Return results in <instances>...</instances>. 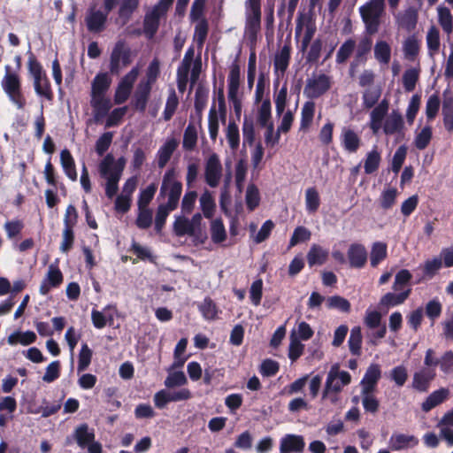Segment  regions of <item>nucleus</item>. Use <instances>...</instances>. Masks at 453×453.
I'll use <instances>...</instances> for the list:
<instances>
[{"instance_id":"nucleus-6","label":"nucleus","mask_w":453,"mask_h":453,"mask_svg":"<svg viewBox=\"0 0 453 453\" xmlns=\"http://www.w3.org/2000/svg\"><path fill=\"white\" fill-rule=\"evenodd\" d=\"M132 63V51L127 46L124 40H119L110 55L109 70L111 74L118 75L121 67H126Z\"/></svg>"},{"instance_id":"nucleus-46","label":"nucleus","mask_w":453,"mask_h":453,"mask_svg":"<svg viewBox=\"0 0 453 453\" xmlns=\"http://www.w3.org/2000/svg\"><path fill=\"white\" fill-rule=\"evenodd\" d=\"M362 331L360 326H354L349 334L348 341L349 351L353 356L359 357L362 348Z\"/></svg>"},{"instance_id":"nucleus-37","label":"nucleus","mask_w":453,"mask_h":453,"mask_svg":"<svg viewBox=\"0 0 453 453\" xmlns=\"http://www.w3.org/2000/svg\"><path fill=\"white\" fill-rule=\"evenodd\" d=\"M381 162V156L377 147H374L371 151L366 154L364 161V169L366 174L374 173L380 167Z\"/></svg>"},{"instance_id":"nucleus-34","label":"nucleus","mask_w":453,"mask_h":453,"mask_svg":"<svg viewBox=\"0 0 453 453\" xmlns=\"http://www.w3.org/2000/svg\"><path fill=\"white\" fill-rule=\"evenodd\" d=\"M328 251L318 244H313L307 253V261L311 267L318 265H321L326 262Z\"/></svg>"},{"instance_id":"nucleus-29","label":"nucleus","mask_w":453,"mask_h":453,"mask_svg":"<svg viewBox=\"0 0 453 453\" xmlns=\"http://www.w3.org/2000/svg\"><path fill=\"white\" fill-rule=\"evenodd\" d=\"M140 0H122L118 10L119 19L125 26L131 19L134 12L138 9Z\"/></svg>"},{"instance_id":"nucleus-64","label":"nucleus","mask_w":453,"mask_h":453,"mask_svg":"<svg viewBox=\"0 0 453 453\" xmlns=\"http://www.w3.org/2000/svg\"><path fill=\"white\" fill-rule=\"evenodd\" d=\"M432 134V127L430 126L423 127L415 138L414 143L416 148L420 150H425L430 143Z\"/></svg>"},{"instance_id":"nucleus-50","label":"nucleus","mask_w":453,"mask_h":453,"mask_svg":"<svg viewBox=\"0 0 453 453\" xmlns=\"http://www.w3.org/2000/svg\"><path fill=\"white\" fill-rule=\"evenodd\" d=\"M320 205V198L315 187H311L305 191V206L309 213H315Z\"/></svg>"},{"instance_id":"nucleus-10","label":"nucleus","mask_w":453,"mask_h":453,"mask_svg":"<svg viewBox=\"0 0 453 453\" xmlns=\"http://www.w3.org/2000/svg\"><path fill=\"white\" fill-rule=\"evenodd\" d=\"M303 27H305V31L301 42L302 51H305L311 44L316 33V25L311 14L299 12L295 29L296 37L300 36Z\"/></svg>"},{"instance_id":"nucleus-2","label":"nucleus","mask_w":453,"mask_h":453,"mask_svg":"<svg viewBox=\"0 0 453 453\" xmlns=\"http://www.w3.org/2000/svg\"><path fill=\"white\" fill-rule=\"evenodd\" d=\"M384 11L385 0H369L359 7V13L365 24V33L375 35L379 32Z\"/></svg>"},{"instance_id":"nucleus-38","label":"nucleus","mask_w":453,"mask_h":453,"mask_svg":"<svg viewBox=\"0 0 453 453\" xmlns=\"http://www.w3.org/2000/svg\"><path fill=\"white\" fill-rule=\"evenodd\" d=\"M374 58L383 65H388L391 59V47L383 40L377 41L374 45Z\"/></svg>"},{"instance_id":"nucleus-17","label":"nucleus","mask_w":453,"mask_h":453,"mask_svg":"<svg viewBox=\"0 0 453 453\" xmlns=\"http://www.w3.org/2000/svg\"><path fill=\"white\" fill-rule=\"evenodd\" d=\"M152 88L141 82L138 83L131 100V105L141 113L146 111Z\"/></svg>"},{"instance_id":"nucleus-3","label":"nucleus","mask_w":453,"mask_h":453,"mask_svg":"<svg viewBox=\"0 0 453 453\" xmlns=\"http://www.w3.org/2000/svg\"><path fill=\"white\" fill-rule=\"evenodd\" d=\"M350 382L351 375L349 372L341 371L340 365L337 363L334 364L327 373L325 388L322 392V399L330 397L331 403H336V394L340 393L342 388Z\"/></svg>"},{"instance_id":"nucleus-59","label":"nucleus","mask_w":453,"mask_h":453,"mask_svg":"<svg viewBox=\"0 0 453 453\" xmlns=\"http://www.w3.org/2000/svg\"><path fill=\"white\" fill-rule=\"evenodd\" d=\"M246 205L249 211H254L260 203V196L259 191L257 186L253 183L249 184L247 190H246Z\"/></svg>"},{"instance_id":"nucleus-7","label":"nucleus","mask_w":453,"mask_h":453,"mask_svg":"<svg viewBox=\"0 0 453 453\" xmlns=\"http://www.w3.org/2000/svg\"><path fill=\"white\" fill-rule=\"evenodd\" d=\"M73 437L78 446L87 449L88 453H103L102 444L96 441L95 431L87 423L79 425L75 428Z\"/></svg>"},{"instance_id":"nucleus-13","label":"nucleus","mask_w":453,"mask_h":453,"mask_svg":"<svg viewBox=\"0 0 453 453\" xmlns=\"http://www.w3.org/2000/svg\"><path fill=\"white\" fill-rule=\"evenodd\" d=\"M381 377L380 366L378 364H372L366 369V372L360 381L361 395L373 393L377 384Z\"/></svg>"},{"instance_id":"nucleus-4","label":"nucleus","mask_w":453,"mask_h":453,"mask_svg":"<svg viewBox=\"0 0 453 453\" xmlns=\"http://www.w3.org/2000/svg\"><path fill=\"white\" fill-rule=\"evenodd\" d=\"M261 29V0H246L244 35L251 44L257 41Z\"/></svg>"},{"instance_id":"nucleus-54","label":"nucleus","mask_w":453,"mask_h":453,"mask_svg":"<svg viewBox=\"0 0 453 453\" xmlns=\"http://www.w3.org/2000/svg\"><path fill=\"white\" fill-rule=\"evenodd\" d=\"M314 112H315L314 102H312V101L306 102L302 108L300 129H306L311 126V124L313 120Z\"/></svg>"},{"instance_id":"nucleus-52","label":"nucleus","mask_w":453,"mask_h":453,"mask_svg":"<svg viewBox=\"0 0 453 453\" xmlns=\"http://www.w3.org/2000/svg\"><path fill=\"white\" fill-rule=\"evenodd\" d=\"M157 189L156 183H150L144 189H142L137 201L138 208H149L148 205L152 201Z\"/></svg>"},{"instance_id":"nucleus-16","label":"nucleus","mask_w":453,"mask_h":453,"mask_svg":"<svg viewBox=\"0 0 453 453\" xmlns=\"http://www.w3.org/2000/svg\"><path fill=\"white\" fill-rule=\"evenodd\" d=\"M435 376L434 368L422 367L419 371L414 372L411 387L416 391L427 392Z\"/></svg>"},{"instance_id":"nucleus-62","label":"nucleus","mask_w":453,"mask_h":453,"mask_svg":"<svg viewBox=\"0 0 453 453\" xmlns=\"http://www.w3.org/2000/svg\"><path fill=\"white\" fill-rule=\"evenodd\" d=\"M226 137L232 150H236L240 144L239 127L234 121H229L226 127Z\"/></svg>"},{"instance_id":"nucleus-32","label":"nucleus","mask_w":453,"mask_h":453,"mask_svg":"<svg viewBox=\"0 0 453 453\" xmlns=\"http://www.w3.org/2000/svg\"><path fill=\"white\" fill-rule=\"evenodd\" d=\"M60 163L65 175L73 181H75L77 180L76 166L74 159L69 150L64 149L61 150Z\"/></svg>"},{"instance_id":"nucleus-18","label":"nucleus","mask_w":453,"mask_h":453,"mask_svg":"<svg viewBox=\"0 0 453 453\" xmlns=\"http://www.w3.org/2000/svg\"><path fill=\"white\" fill-rule=\"evenodd\" d=\"M372 35H367L366 33L363 37L360 38L357 44L356 43V51L354 61L352 65H357L359 64H365L368 60V55L372 49Z\"/></svg>"},{"instance_id":"nucleus-40","label":"nucleus","mask_w":453,"mask_h":453,"mask_svg":"<svg viewBox=\"0 0 453 453\" xmlns=\"http://www.w3.org/2000/svg\"><path fill=\"white\" fill-rule=\"evenodd\" d=\"M388 256V246L385 242H376L372 244L370 253V262L372 267L378 266Z\"/></svg>"},{"instance_id":"nucleus-15","label":"nucleus","mask_w":453,"mask_h":453,"mask_svg":"<svg viewBox=\"0 0 453 453\" xmlns=\"http://www.w3.org/2000/svg\"><path fill=\"white\" fill-rule=\"evenodd\" d=\"M64 280V276L58 266L50 265L44 279L42 280L39 292L42 296H46L51 288H58Z\"/></svg>"},{"instance_id":"nucleus-57","label":"nucleus","mask_w":453,"mask_h":453,"mask_svg":"<svg viewBox=\"0 0 453 453\" xmlns=\"http://www.w3.org/2000/svg\"><path fill=\"white\" fill-rule=\"evenodd\" d=\"M243 142L252 146L255 142V126L251 117L244 116L242 123Z\"/></svg>"},{"instance_id":"nucleus-1","label":"nucleus","mask_w":453,"mask_h":453,"mask_svg":"<svg viewBox=\"0 0 453 453\" xmlns=\"http://www.w3.org/2000/svg\"><path fill=\"white\" fill-rule=\"evenodd\" d=\"M177 175L174 167L165 171L158 195V199L167 198L165 204L172 210L177 209L182 193V183L177 180Z\"/></svg>"},{"instance_id":"nucleus-5","label":"nucleus","mask_w":453,"mask_h":453,"mask_svg":"<svg viewBox=\"0 0 453 453\" xmlns=\"http://www.w3.org/2000/svg\"><path fill=\"white\" fill-rule=\"evenodd\" d=\"M2 88L9 100L19 109L22 110L27 104L26 97L21 88V79L17 73L11 72V66H5V74L1 81Z\"/></svg>"},{"instance_id":"nucleus-9","label":"nucleus","mask_w":453,"mask_h":453,"mask_svg":"<svg viewBox=\"0 0 453 453\" xmlns=\"http://www.w3.org/2000/svg\"><path fill=\"white\" fill-rule=\"evenodd\" d=\"M110 12L96 8V4H92L87 10L85 16V24L88 32L93 34L102 33L105 27Z\"/></svg>"},{"instance_id":"nucleus-11","label":"nucleus","mask_w":453,"mask_h":453,"mask_svg":"<svg viewBox=\"0 0 453 453\" xmlns=\"http://www.w3.org/2000/svg\"><path fill=\"white\" fill-rule=\"evenodd\" d=\"M331 88L330 77L321 73L308 79L303 93L310 99H316L326 93Z\"/></svg>"},{"instance_id":"nucleus-42","label":"nucleus","mask_w":453,"mask_h":453,"mask_svg":"<svg viewBox=\"0 0 453 453\" xmlns=\"http://www.w3.org/2000/svg\"><path fill=\"white\" fill-rule=\"evenodd\" d=\"M198 309L206 320H215L219 311L217 304L210 296L203 299V303L198 305Z\"/></svg>"},{"instance_id":"nucleus-30","label":"nucleus","mask_w":453,"mask_h":453,"mask_svg":"<svg viewBox=\"0 0 453 453\" xmlns=\"http://www.w3.org/2000/svg\"><path fill=\"white\" fill-rule=\"evenodd\" d=\"M420 50V42L415 35L408 36L403 43V51L404 58L410 62H414Z\"/></svg>"},{"instance_id":"nucleus-19","label":"nucleus","mask_w":453,"mask_h":453,"mask_svg":"<svg viewBox=\"0 0 453 453\" xmlns=\"http://www.w3.org/2000/svg\"><path fill=\"white\" fill-rule=\"evenodd\" d=\"M411 288H407L406 290L402 292H388L385 294L380 300V306L384 308H390L403 304L411 296Z\"/></svg>"},{"instance_id":"nucleus-55","label":"nucleus","mask_w":453,"mask_h":453,"mask_svg":"<svg viewBox=\"0 0 453 453\" xmlns=\"http://www.w3.org/2000/svg\"><path fill=\"white\" fill-rule=\"evenodd\" d=\"M272 119V105L269 98L265 99L257 111V123L260 127L267 126L271 123Z\"/></svg>"},{"instance_id":"nucleus-26","label":"nucleus","mask_w":453,"mask_h":453,"mask_svg":"<svg viewBox=\"0 0 453 453\" xmlns=\"http://www.w3.org/2000/svg\"><path fill=\"white\" fill-rule=\"evenodd\" d=\"M449 391L448 388H441L438 390L432 392L426 399L422 403L421 409L425 412L430 411L434 407L442 403L449 396Z\"/></svg>"},{"instance_id":"nucleus-24","label":"nucleus","mask_w":453,"mask_h":453,"mask_svg":"<svg viewBox=\"0 0 453 453\" xmlns=\"http://www.w3.org/2000/svg\"><path fill=\"white\" fill-rule=\"evenodd\" d=\"M111 80L106 73H97L91 84V97L104 96L109 89Z\"/></svg>"},{"instance_id":"nucleus-22","label":"nucleus","mask_w":453,"mask_h":453,"mask_svg":"<svg viewBox=\"0 0 453 453\" xmlns=\"http://www.w3.org/2000/svg\"><path fill=\"white\" fill-rule=\"evenodd\" d=\"M114 157L112 154H107L99 165L100 173L106 178L108 181L119 183L122 173L112 168Z\"/></svg>"},{"instance_id":"nucleus-14","label":"nucleus","mask_w":453,"mask_h":453,"mask_svg":"<svg viewBox=\"0 0 453 453\" xmlns=\"http://www.w3.org/2000/svg\"><path fill=\"white\" fill-rule=\"evenodd\" d=\"M347 257L349 267L362 269L367 263V250L362 243H351L347 251Z\"/></svg>"},{"instance_id":"nucleus-43","label":"nucleus","mask_w":453,"mask_h":453,"mask_svg":"<svg viewBox=\"0 0 453 453\" xmlns=\"http://www.w3.org/2000/svg\"><path fill=\"white\" fill-rule=\"evenodd\" d=\"M403 128V119L401 114L393 112L385 121L383 131L386 134L391 135L399 133Z\"/></svg>"},{"instance_id":"nucleus-39","label":"nucleus","mask_w":453,"mask_h":453,"mask_svg":"<svg viewBox=\"0 0 453 453\" xmlns=\"http://www.w3.org/2000/svg\"><path fill=\"white\" fill-rule=\"evenodd\" d=\"M412 279V274L407 269L399 270L395 276V280L392 286V289L395 292H402L407 289V288H411V280Z\"/></svg>"},{"instance_id":"nucleus-49","label":"nucleus","mask_w":453,"mask_h":453,"mask_svg":"<svg viewBox=\"0 0 453 453\" xmlns=\"http://www.w3.org/2000/svg\"><path fill=\"white\" fill-rule=\"evenodd\" d=\"M356 48V41L352 38L347 39L339 48L336 53L335 61L337 64H344L353 54Z\"/></svg>"},{"instance_id":"nucleus-45","label":"nucleus","mask_w":453,"mask_h":453,"mask_svg":"<svg viewBox=\"0 0 453 453\" xmlns=\"http://www.w3.org/2000/svg\"><path fill=\"white\" fill-rule=\"evenodd\" d=\"M382 89L380 86L367 88L363 92V106L371 109L376 105L381 96Z\"/></svg>"},{"instance_id":"nucleus-8","label":"nucleus","mask_w":453,"mask_h":453,"mask_svg":"<svg viewBox=\"0 0 453 453\" xmlns=\"http://www.w3.org/2000/svg\"><path fill=\"white\" fill-rule=\"evenodd\" d=\"M240 66L237 63H234L230 67L228 74V100L232 104L235 117L240 120L242 115V104L241 98L238 96L240 87Z\"/></svg>"},{"instance_id":"nucleus-60","label":"nucleus","mask_w":453,"mask_h":453,"mask_svg":"<svg viewBox=\"0 0 453 453\" xmlns=\"http://www.w3.org/2000/svg\"><path fill=\"white\" fill-rule=\"evenodd\" d=\"M153 213L150 208H138L135 225L140 229H148L152 225Z\"/></svg>"},{"instance_id":"nucleus-61","label":"nucleus","mask_w":453,"mask_h":453,"mask_svg":"<svg viewBox=\"0 0 453 453\" xmlns=\"http://www.w3.org/2000/svg\"><path fill=\"white\" fill-rule=\"evenodd\" d=\"M200 206L203 211V216L206 219H211L213 216L215 211V202L211 195L205 191L200 197Z\"/></svg>"},{"instance_id":"nucleus-33","label":"nucleus","mask_w":453,"mask_h":453,"mask_svg":"<svg viewBox=\"0 0 453 453\" xmlns=\"http://www.w3.org/2000/svg\"><path fill=\"white\" fill-rule=\"evenodd\" d=\"M418 442L413 435L403 434H393L390 438V448L392 450H401L409 447H413Z\"/></svg>"},{"instance_id":"nucleus-25","label":"nucleus","mask_w":453,"mask_h":453,"mask_svg":"<svg viewBox=\"0 0 453 453\" xmlns=\"http://www.w3.org/2000/svg\"><path fill=\"white\" fill-rule=\"evenodd\" d=\"M91 106L93 108L94 119L98 123L109 113L111 103L105 96L91 97Z\"/></svg>"},{"instance_id":"nucleus-36","label":"nucleus","mask_w":453,"mask_h":453,"mask_svg":"<svg viewBox=\"0 0 453 453\" xmlns=\"http://www.w3.org/2000/svg\"><path fill=\"white\" fill-rule=\"evenodd\" d=\"M443 125L449 133L453 132V96H445L442 102Z\"/></svg>"},{"instance_id":"nucleus-20","label":"nucleus","mask_w":453,"mask_h":453,"mask_svg":"<svg viewBox=\"0 0 453 453\" xmlns=\"http://www.w3.org/2000/svg\"><path fill=\"white\" fill-rule=\"evenodd\" d=\"M343 149L349 153H356L361 146V138L352 129L343 127L341 134Z\"/></svg>"},{"instance_id":"nucleus-27","label":"nucleus","mask_w":453,"mask_h":453,"mask_svg":"<svg viewBox=\"0 0 453 453\" xmlns=\"http://www.w3.org/2000/svg\"><path fill=\"white\" fill-rule=\"evenodd\" d=\"M178 147V142L174 138L168 139L157 150V165L164 168Z\"/></svg>"},{"instance_id":"nucleus-41","label":"nucleus","mask_w":453,"mask_h":453,"mask_svg":"<svg viewBox=\"0 0 453 453\" xmlns=\"http://www.w3.org/2000/svg\"><path fill=\"white\" fill-rule=\"evenodd\" d=\"M438 12V22L441 27L442 30L449 35L453 32V17L450 10L446 7L440 5L437 8Z\"/></svg>"},{"instance_id":"nucleus-47","label":"nucleus","mask_w":453,"mask_h":453,"mask_svg":"<svg viewBox=\"0 0 453 453\" xmlns=\"http://www.w3.org/2000/svg\"><path fill=\"white\" fill-rule=\"evenodd\" d=\"M173 232L177 236H195V231L191 226L189 219L184 216L176 217L173 223Z\"/></svg>"},{"instance_id":"nucleus-48","label":"nucleus","mask_w":453,"mask_h":453,"mask_svg":"<svg viewBox=\"0 0 453 453\" xmlns=\"http://www.w3.org/2000/svg\"><path fill=\"white\" fill-rule=\"evenodd\" d=\"M28 60H27V69L29 73L35 81L41 80L44 76H46V72L43 70L42 64L37 60L35 54L31 51H27Z\"/></svg>"},{"instance_id":"nucleus-56","label":"nucleus","mask_w":453,"mask_h":453,"mask_svg":"<svg viewBox=\"0 0 453 453\" xmlns=\"http://www.w3.org/2000/svg\"><path fill=\"white\" fill-rule=\"evenodd\" d=\"M178 105L179 99L175 93V90L173 88L170 90V93L165 103V110L163 111V118L165 121H168L173 118Z\"/></svg>"},{"instance_id":"nucleus-63","label":"nucleus","mask_w":453,"mask_h":453,"mask_svg":"<svg viewBox=\"0 0 453 453\" xmlns=\"http://www.w3.org/2000/svg\"><path fill=\"white\" fill-rule=\"evenodd\" d=\"M397 194L398 192L395 188L384 189L380 196V207L383 210L391 209L395 203Z\"/></svg>"},{"instance_id":"nucleus-31","label":"nucleus","mask_w":453,"mask_h":453,"mask_svg":"<svg viewBox=\"0 0 453 453\" xmlns=\"http://www.w3.org/2000/svg\"><path fill=\"white\" fill-rule=\"evenodd\" d=\"M418 23V11L414 7L407 8L398 17L399 26L407 32H411L416 28Z\"/></svg>"},{"instance_id":"nucleus-51","label":"nucleus","mask_w":453,"mask_h":453,"mask_svg":"<svg viewBox=\"0 0 453 453\" xmlns=\"http://www.w3.org/2000/svg\"><path fill=\"white\" fill-rule=\"evenodd\" d=\"M211 237L214 243H220L226 239V232L221 219H215L211 221Z\"/></svg>"},{"instance_id":"nucleus-53","label":"nucleus","mask_w":453,"mask_h":453,"mask_svg":"<svg viewBox=\"0 0 453 453\" xmlns=\"http://www.w3.org/2000/svg\"><path fill=\"white\" fill-rule=\"evenodd\" d=\"M159 73V61L157 58H155L150 63L148 66L145 79L141 80L140 82L152 88L155 82L157 81Z\"/></svg>"},{"instance_id":"nucleus-12","label":"nucleus","mask_w":453,"mask_h":453,"mask_svg":"<svg viewBox=\"0 0 453 453\" xmlns=\"http://www.w3.org/2000/svg\"><path fill=\"white\" fill-rule=\"evenodd\" d=\"M222 176V165L216 153H212L205 163L204 180L211 188H216Z\"/></svg>"},{"instance_id":"nucleus-35","label":"nucleus","mask_w":453,"mask_h":453,"mask_svg":"<svg viewBox=\"0 0 453 453\" xmlns=\"http://www.w3.org/2000/svg\"><path fill=\"white\" fill-rule=\"evenodd\" d=\"M209 91L202 85H198L195 93L194 107L199 121L202 120L203 111L205 109L208 102Z\"/></svg>"},{"instance_id":"nucleus-21","label":"nucleus","mask_w":453,"mask_h":453,"mask_svg":"<svg viewBox=\"0 0 453 453\" xmlns=\"http://www.w3.org/2000/svg\"><path fill=\"white\" fill-rule=\"evenodd\" d=\"M389 108L388 101L384 98L380 101L378 105L374 106L373 110L370 113V127L373 132H377L382 125V121L387 115Z\"/></svg>"},{"instance_id":"nucleus-23","label":"nucleus","mask_w":453,"mask_h":453,"mask_svg":"<svg viewBox=\"0 0 453 453\" xmlns=\"http://www.w3.org/2000/svg\"><path fill=\"white\" fill-rule=\"evenodd\" d=\"M304 448V441L302 436L287 434L280 441V453H300Z\"/></svg>"},{"instance_id":"nucleus-44","label":"nucleus","mask_w":453,"mask_h":453,"mask_svg":"<svg viewBox=\"0 0 453 453\" xmlns=\"http://www.w3.org/2000/svg\"><path fill=\"white\" fill-rule=\"evenodd\" d=\"M34 88L37 96L44 97L47 101L51 102L54 99V93L47 75L41 80L35 81Z\"/></svg>"},{"instance_id":"nucleus-58","label":"nucleus","mask_w":453,"mask_h":453,"mask_svg":"<svg viewBox=\"0 0 453 453\" xmlns=\"http://www.w3.org/2000/svg\"><path fill=\"white\" fill-rule=\"evenodd\" d=\"M197 142V132L194 125L189 124L183 134L182 147L186 150H193Z\"/></svg>"},{"instance_id":"nucleus-28","label":"nucleus","mask_w":453,"mask_h":453,"mask_svg":"<svg viewBox=\"0 0 453 453\" xmlns=\"http://www.w3.org/2000/svg\"><path fill=\"white\" fill-rule=\"evenodd\" d=\"M290 58L291 45L290 43H286L283 45L280 50L275 54L273 60V67L275 72L280 71L281 73H284L288 67Z\"/></svg>"}]
</instances>
